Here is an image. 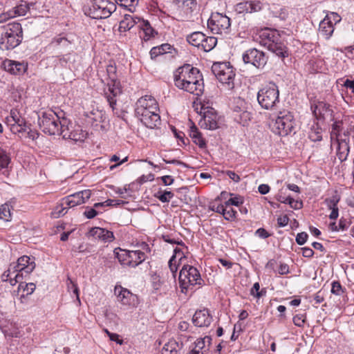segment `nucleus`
<instances>
[{
  "instance_id": "38",
  "label": "nucleus",
  "mask_w": 354,
  "mask_h": 354,
  "mask_svg": "<svg viewBox=\"0 0 354 354\" xmlns=\"http://www.w3.org/2000/svg\"><path fill=\"white\" fill-rule=\"evenodd\" d=\"M88 122L93 126H97L99 123L103 121L104 114L101 111L93 110L86 115Z\"/></svg>"
},
{
  "instance_id": "59",
  "label": "nucleus",
  "mask_w": 354,
  "mask_h": 354,
  "mask_svg": "<svg viewBox=\"0 0 354 354\" xmlns=\"http://www.w3.org/2000/svg\"><path fill=\"white\" fill-rule=\"evenodd\" d=\"M242 203H243L242 199L240 197H237V196L234 197V198H230V199H228L227 201L225 202V204L227 207H229L231 205L239 206Z\"/></svg>"
},
{
  "instance_id": "24",
  "label": "nucleus",
  "mask_w": 354,
  "mask_h": 354,
  "mask_svg": "<svg viewBox=\"0 0 354 354\" xmlns=\"http://www.w3.org/2000/svg\"><path fill=\"white\" fill-rule=\"evenodd\" d=\"M337 142V156L341 162L347 159L350 151V139L343 138L335 140Z\"/></svg>"
},
{
  "instance_id": "31",
  "label": "nucleus",
  "mask_w": 354,
  "mask_h": 354,
  "mask_svg": "<svg viewBox=\"0 0 354 354\" xmlns=\"http://www.w3.org/2000/svg\"><path fill=\"white\" fill-rule=\"evenodd\" d=\"M343 121H335L332 124L330 131V139L332 140H339L343 138V132L344 129Z\"/></svg>"
},
{
  "instance_id": "35",
  "label": "nucleus",
  "mask_w": 354,
  "mask_h": 354,
  "mask_svg": "<svg viewBox=\"0 0 354 354\" xmlns=\"http://www.w3.org/2000/svg\"><path fill=\"white\" fill-rule=\"evenodd\" d=\"M308 137L313 142L322 140V129L318 123L314 122L312 124L308 132Z\"/></svg>"
},
{
  "instance_id": "6",
  "label": "nucleus",
  "mask_w": 354,
  "mask_h": 354,
  "mask_svg": "<svg viewBox=\"0 0 354 354\" xmlns=\"http://www.w3.org/2000/svg\"><path fill=\"white\" fill-rule=\"evenodd\" d=\"M23 40V30L21 24L14 22L9 24L6 31L1 34L0 48L9 50L18 46Z\"/></svg>"
},
{
  "instance_id": "49",
  "label": "nucleus",
  "mask_w": 354,
  "mask_h": 354,
  "mask_svg": "<svg viewBox=\"0 0 354 354\" xmlns=\"http://www.w3.org/2000/svg\"><path fill=\"white\" fill-rule=\"evenodd\" d=\"M8 116L17 122V124H20V127H25V130L26 131L25 119L21 116L20 113L17 109H12Z\"/></svg>"
},
{
  "instance_id": "23",
  "label": "nucleus",
  "mask_w": 354,
  "mask_h": 354,
  "mask_svg": "<svg viewBox=\"0 0 354 354\" xmlns=\"http://www.w3.org/2000/svg\"><path fill=\"white\" fill-rule=\"evenodd\" d=\"M262 9V3L260 1H248L237 4V10L239 12H245L252 13L259 12Z\"/></svg>"
},
{
  "instance_id": "10",
  "label": "nucleus",
  "mask_w": 354,
  "mask_h": 354,
  "mask_svg": "<svg viewBox=\"0 0 354 354\" xmlns=\"http://www.w3.org/2000/svg\"><path fill=\"white\" fill-rule=\"evenodd\" d=\"M295 120L290 112H280L272 124V131L279 136H286L290 133L295 127Z\"/></svg>"
},
{
  "instance_id": "55",
  "label": "nucleus",
  "mask_w": 354,
  "mask_h": 354,
  "mask_svg": "<svg viewBox=\"0 0 354 354\" xmlns=\"http://www.w3.org/2000/svg\"><path fill=\"white\" fill-rule=\"evenodd\" d=\"M11 216L10 207L8 204H3L0 207V218L8 221Z\"/></svg>"
},
{
  "instance_id": "4",
  "label": "nucleus",
  "mask_w": 354,
  "mask_h": 354,
  "mask_svg": "<svg viewBox=\"0 0 354 354\" xmlns=\"http://www.w3.org/2000/svg\"><path fill=\"white\" fill-rule=\"evenodd\" d=\"M259 44L267 47L269 50L283 59L288 56V48L282 42L278 30L265 28L259 33Z\"/></svg>"
},
{
  "instance_id": "27",
  "label": "nucleus",
  "mask_w": 354,
  "mask_h": 354,
  "mask_svg": "<svg viewBox=\"0 0 354 354\" xmlns=\"http://www.w3.org/2000/svg\"><path fill=\"white\" fill-rule=\"evenodd\" d=\"M140 18L131 15H124V19L120 22L119 29L122 32H126L132 28L136 24H139Z\"/></svg>"
},
{
  "instance_id": "8",
  "label": "nucleus",
  "mask_w": 354,
  "mask_h": 354,
  "mask_svg": "<svg viewBox=\"0 0 354 354\" xmlns=\"http://www.w3.org/2000/svg\"><path fill=\"white\" fill-rule=\"evenodd\" d=\"M260 106L266 110H272L279 104V91L274 83H270L260 89L257 93Z\"/></svg>"
},
{
  "instance_id": "16",
  "label": "nucleus",
  "mask_w": 354,
  "mask_h": 354,
  "mask_svg": "<svg viewBox=\"0 0 354 354\" xmlns=\"http://www.w3.org/2000/svg\"><path fill=\"white\" fill-rule=\"evenodd\" d=\"M332 19L335 24L340 21L339 16L335 12L328 15L321 21L319 26V35L326 39H328L334 32V26Z\"/></svg>"
},
{
  "instance_id": "11",
  "label": "nucleus",
  "mask_w": 354,
  "mask_h": 354,
  "mask_svg": "<svg viewBox=\"0 0 354 354\" xmlns=\"http://www.w3.org/2000/svg\"><path fill=\"white\" fill-rule=\"evenodd\" d=\"M212 71L221 83L227 84L229 89L233 88L235 73L227 63H214L212 66Z\"/></svg>"
},
{
  "instance_id": "2",
  "label": "nucleus",
  "mask_w": 354,
  "mask_h": 354,
  "mask_svg": "<svg viewBox=\"0 0 354 354\" xmlns=\"http://www.w3.org/2000/svg\"><path fill=\"white\" fill-rule=\"evenodd\" d=\"M159 112L158 104L151 95H145L136 102L135 114L147 128L159 127L161 124Z\"/></svg>"
},
{
  "instance_id": "42",
  "label": "nucleus",
  "mask_w": 354,
  "mask_h": 354,
  "mask_svg": "<svg viewBox=\"0 0 354 354\" xmlns=\"http://www.w3.org/2000/svg\"><path fill=\"white\" fill-rule=\"evenodd\" d=\"M217 44V39L214 37H207L205 35V39H203L201 48L205 52H209L212 50Z\"/></svg>"
},
{
  "instance_id": "29",
  "label": "nucleus",
  "mask_w": 354,
  "mask_h": 354,
  "mask_svg": "<svg viewBox=\"0 0 354 354\" xmlns=\"http://www.w3.org/2000/svg\"><path fill=\"white\" fill-rule=\"evenodd\" d=\"M129 257L130 263H128V266L133 268L142 263L147 258L145 252H141L140 250H129Z\"/></svg>"
},
{
  "instance_id": "52",
  "label": "nucleus",
  "mask_w": 354,
  "mask_h": 354,
  "mask_svg": "<svg viewBox=\"0 0 354 354\" xmlns=\"http://www.w3.org/2000/svg\"><path fill=\"white\" fill-rule=\"evenodd\" d=\"M66 205L64 203V198L62 199V204L57 205L55 207L54 210L52 212L51 214L52 216L54 218H59L60 216H62L65 215L66 213V211L65 210L68 207L66 205V207H64V205Z\"/></svg>"
},
{
  "instance_id": "39",
  "label": "nucleus",
  "mask_w": 354,
  "mask_h": 354,
  "mask_svg": "<svg viewBox=\"0 0 354 354\" xmlns=\"http://www.w3.org/2000/svg\"><path fill=\"white\" fill-rule=\"evenodd\" d=\"M76 54L73 53H69L63 55H59L57 57L58 63L63 67H70L75 59Z\"/></svg>"
},
{
  "instance_id": "61",
  "label": "nucleus",
  "mask_w": 354,
  "mask_h": 354,
  "mask_svg": "<svg viewBox=\"0 0 354 354\" xmlns=\"http://www.w3.org/2000/svg\"><path fill=\"white\" fill-rule=\"evenodd\" d=\"M259 289H260L259 283L258 282L254 283L252 288H251L250 294L254 296L255 297L260 298L263 295H262L263 291L262 290L259 291Z\"/></svg>"
},
{
  "instance_id": "40",
  "label": "nucleus",
  "mask_w": 354,
  "mask_h": 354,
  "mask_svg": "<svg viewBox=\"0 0 354 354\" xmlns=\"http://www.w3.org/2000/svg\"><path fill=\"white\" fill-rule=\"evenodd\" d=\"M234 118L238 123L243 126H245L248 124V122L250 121L252 118V113L246 109L245 110H243V111L236 113V115H234Z\"/></svg>"
},
{
  "instance_id": "56",
  "label": "nucleus",
  "mask_w": 354,
  "mask_h": 354,
  "mask_svg": "<svg viewBox=\"0 0 354 354\" xmlns=\"http://www.w3.org/2000/svg\"><path fill=\"white\" fill-rule=\"evenodd\" d=\"M174 3L178 7L192 9V6L196 4V0H173Z\"/></svg>"
},
{
  "instance_id": "64",
  "label": "nucleus",
  "mask_w": 354,
  "mask_h": 354,
  "mask_svg": "<svg viewBox=\"0 0 354 354\" xmlns=\"http://www.w3.org/2000/svg\"><path fill=\"white\" fill-rule=\"evenodd\" d=\"M224 205H225V203L224 204H219V205L211 204L210 206H209V209L212 211H213V212H215L216 213H219V214L223 215V212L225 211Z\"/></svg>"
},
{
  "instance_id": "44",
  "label": "nucleus",
  "mask_w": 354,
  "mask_h": 354,
  "mask_svg": "<svg viewBox=\"0 0 354 354\" xmlns=\"http://www.w3.org/2000/svg\"><path fill=\"white\" fill-rule=\"evenodd\" d=\"M6 124L10 127V131L15 133H20L25 132V127H20V124H17V122L13 120L8 115L5 119Z\"/></svg>"
},
{
  "instance_id": "33",
  "label": "nucleus",
  "mask_w": 354,
  "mask_h": 354,
  "mask_svg": "<svg viewBox=\"0 0 354 354\" xmlns=\"http://www.w3.org/2000/svg\"><path fill=\"white\" fill-rule=\"evenodd\" d=\"M172 49L173 47L169 44L153 47L150 50L151 58L153 59L160 55L171 53Z\"/></svg>"
},
{
  "instance_id": "17",
  "label": "nucleus",
  "mask_w": 354,
  "mask_h": 354,
  "mask_svg": "<svg viewBox=\"0 0 354 354\" xmlns=\"http://www.w3.org/2000/svg\"><path fill=\"white\" fill-rule=\"evenodd\" d=\"M91 195V192L89 189L80 191L64 198V203L68 208L73 207L86 203L90 198Z\"/></svg>"
},
{
  "instance_id": "58",
  "label": "nucleus",
  "mask_w": 354,
  "mask_h": 354,
  "mask_svg": "<svg viewBox=\"0 0 354 354\" xmlns=\"http://www.w3.org/2000/svg\"><path fill=\"white\" fill-rule=\"evenodd\" d=\"M331 292L335 295H341L344 292L339 281H335L332 283Z\"/></svg>"
},
{
  "instance_id": "14",
  "label": "nucleus",
  "mask_w": 354,
  "mask_h": 354,
  "mask_svg": "<svg viewBox=\"0 0 354 354\" xmlns=\"http://www.w3.org/2000/svg\"><path fill=\"white\" fill-rule=\"evenodd\" d=\"M242 58L245 64H250L259 69H263L268 60V57L264 52L255 48L244 52Z\"/></svg>"
},
{
  "instance_id": "13",
  "label": "nucleus",
  "mask_w": 354,
  "mask_h": 354,
  "mask_svg": "<svg viewBox=\"0 0 354 354\" xmlns=\"http://www.w3.org/2000/svg\"><path fill=\"white\" fill-rule=\"evenodd\" d=\"M115 10L116 6L108 0H93L89 14L93 19H106Z\"/></svg>"
},
{
  "instance_id": "28",
  "label": "nucleus",
  "mask_w": 354,
  "mask_h": 354,
  "mask_svg": "<svg viewBox=\"0 0 354 354\" xmlns=\"http://www.w3.org/2000/svg\"><path fill=\"white\" fill-rule=\"evenodd\" d=\"M183 343L171 339L162 348L161 354H178L183 348Z\"/></svg>"
},
{
  "instance_id": "34",
  "label": "nucleus",
  "mask_w": 354,
  "mask_h": 354,
  "mask_svg": "<svg viewBox=\"0 0 354 354\" xmlns=\"http://www.w3.org/2000/svg\"><path fill=\"white\" fill-rule=\"evenodd\" d=\"M138 26L145 34L143 39L145 41L149 40L151 37H154V35L157 34L148 21L141 19Z\"/></svg>"
},
{
  "instance_id": "57",
  "label": "nucleus",
  "mask_w": 354,
  "mask_h": 354,
  "mask_svg": "<svg viewBox=\"0 0 354 354\" xmlns=\"http://www.w3.org/2000/svg\"><path fill=\"white\" fill-rule=\"evenodd\" d=\"M344 138L352 136L354 139V119L348 122L347 127L343 132Z\"/></svg>"
},
{
  "instance_id": "37",
  "label": "nucleus",
  "mask_w": 354,
  "mask_h": 354,
  "mask_svg": "<svg viewBox=\"0 0 354 354\" xmlns=\"http://www.w3.org/2000/svg\"><path fill=\"white\" fill-rule=\"evenodd\" d=\"M113 254L121 264L128 266V263H130L129 257V250H122L118 248L113 250Z\"/></svg>"
},
{
  "instance_id": "51",
  "label": "nucleus",
  "mask_w": 354,
  "mask_h": 354,
  "mask_svg": "<svg viewBox=\"0 0 354 354\" xmlns=\"http://www.w3.org/2000/svg\"><path fill=\"white\" fill-rule=\"evenodd\" d=\"M51 45L53 46H61L67 48L71 46V41L64 37L59 36L53 39Z\"/></svg>"
},
{
  "instance_id": "25",
  "label": "nucleus",
  "mask_w": 354,
  "mask_h": 354,
  "mask_svg": "<svg viewBox=\"0 0 354 354\" xmlns=\"http://www.w3.org/2000/svg\"><path fill=\"white\" fill-rule=\"evenodd\" d=\"M35 5V2H28L26 1L21 0L19 3L12 9H10L11 13H12L13 17L25 16L26 13L33 8Z\"/></svg>"
},
{
  "instance_id": "47",
  "label": "nucleus",
  "mask_w": 354,
  "mask_h": 354,
  "mask_svg": "<svg viewBox=\"0 0 354 354\" xmlns=\"http://www.w3.org/2000/svg\"><path fill=\"white\" fill-rule=\"evenodd\" d=\"M11 162V158L8 153L0 147V169H8Z\"/></svg>"
},
{
  "instance_id": "1",
  "label": "nucleus",
  "mask_w": 354,
  "mask_h": 354,
  "mask_svg": "<svg viewBox=\"0 0 354 354\" xmlns=\"http://www.w3.org/2000/svg\"><path fill=\"white\" fill-rule=\"evenodd\" d=\"M175 86L181 90L196 95H201L204 91V83L198 69L185 64L178 68L174 73Z\"/></svg>"
},
{
  "instance_id": "32",
  "label": "nucleus",
  "mask_w": 354,
  "mask_h": 354,
  "mask_svg": "<svg viewBox=\"0 0 354 354\" xmlns=\"http://www.w3.org/2000/svg\"><path fill=\"white\" fill-rule=\"evenodd\" d=\"M212 339L209 336H205V337L198 338L194 343L192 348L196 350L203 352V354L209 349V346L211 343Z\"/></svg>"
},
{
  "instance_id": "5",
  "label": "nucleus",
  "mask_w": 354,
  "mask_h": 354,
  "mask_svg": "<svg viewBox=\"0 0 354 354\" xmlns=\"http://www.w3.org/2000/svg\"><path fill=\"white\" fill-rule=\"evenodd\" d=\"M179 283L183 292H186L189 289L202 287L205 281L201 278L199 271L192 266L184 265L180 271Z\"/></svg>"
},
{
  "instance_id": "12",
  "label": "nucleus",
  "mask_w": 354,
  "mask_h": 354,
  "mask_svg": "<svg viewBox=\"0 0 354 354\" xmlns=\"http://www.w3.org/2000/svg\"><path fill=\"white\" fill-rule=\"evenodd\" d=\"M230 26V19L219 12L212 13L207 21L208 28L214 34H227Z\"/></svg>"
},
{
  "instance_id": "43",
  "label": "nucleus",
  "mask_w": 354,
  "mask_h": 354,
  "mask_svg": "<svg viewBox=\"0 0 354 354\" xmlns=\"http://www.w3.org/2000/svg\"><path fill=\"white\" fill-rule=\"evenodd\" d=\"M174 194L171 191L159 189L154 194V197L158 198L162 203H168L174 197Z\"/></svg>"
},
{
  "instance_id": "63",
  "label": "nucleus",
  "mask_w": 354,
  "mask_h": 354,
  "mask_svg": "<svg viewBox=\"0 0 354 354\" xmlns=\"http://www.w3.org/2000/svg\"><path fill=\"white\" fill-rule=\"evenodd\" d=\"M14 18L12 16V13H11L10 10H8L6 12H3L0 14V24H3L6 22L8 20Z\"/></svg>"
},
{
  "instance_id": "41",
  "label": "nucleus",
  "mask_w": 354,
  "mask_h": 354,
  "mask_svg": "<svg viewBox=\"0 0 354 354\" xmlns=\"http://www.w3.org/2000/svg\"><path fill=\"white\" fill-rule=\"evenodd\" d=\"M19 283L18 291H22L21 297L32 294L35 290L36 286L33 283H24L21 280Z\"/></svg>"
},
{
  "instance_id": "20",
  "label": "nucleus",
  "mask_w": 354,
  "mask_h": 354,
  "mask_svg": "<svg viewBox=\"0 0 354 354\" xmlns=\"http://www.w3.org/2000/svg\"><path fill=\"white\" fill-rule=\"evenodd\" d=\"M3 66L5 71L15 75L24 74L28 68L27 64L24 62H19L10 59H6L3 62Z\"/></svg>"
},
{
  "instance_id": "26",
  "label": "nucleus",
  "mask_w": 354,
  "mask_h": 354,
  "mask_svg": "<svg viewBox=\"0 0 354 354\" xmlns=\"http://www.w3.org/2000/svg\"><path fill=\"white\" fill-rule=\"evenodd\" d=\"M67 131L68 129H66V132L64 133V139H71L75 142H82L86 138L87 133L84 131L79 125L75 126V128L73 129V132H68Z\"/></svg>"
},
{
  "instance_id": "18",
  "label": "nucleus",
  "mask_w": 354,
  "mask_h": 354,
  "mask_svg": "<svg viewBox=\"0 0 354 354\" xmlns=\"http://www.w3.org/2000/svg\"><path fill=\"white\" fill-rule=\"evenodd\" d=\"M202 128L214 130L218 127V115L213 109H207L203 112V115L199 121Z\"/></svg>"
},
{
  "instance_id": "22",
  "label": "nucleus",
  "mask_w": 354,
  "mask_h": 354,
  "mask_svg": "<svg viewBox=\"0 0 354 354\" xmlns=\"http://www.w3.org/2000/svg\"><path fill=\"white\" fill-rule=\"evenodd\" d=\"M88 234V236L97 239L104 243H110L115 239L113 232L99 227L91 228Z\"/></svg>"
},
{
  "instance_id": "21",
  "label": "nucleus",
  "mask_w": 354,
  "mask_h": 354,
  "mask_svg": "<svg viewBox=\"0 0 354 354\" xmlns=\"http://www.w3.org/2000/svg\"><path fill=\"white\" fill-rule=\"evenodd\" d=\"M192 322L196 326L207 327L212 322V316L206 308L196 310L193 316Z\"/></svg>"
},
{
  "instance_id": "36",
  "label": "nucleus",
  "mask_w": 354,
  "mask_h": 354,
  "mask_svg": "<svg viewBox=\"0 0 354 354\" xmlns=\"http://www.w3.org/2000/svg\"><path fill=\"white\" fill-rule=\"evenodd\" d=\"M205 39V34L201 32H194L187 37V41L192 46L201 48L202 42Z\"/></svg>"
},
{
  "instance_id": "19",
  "label": "nucleus",
  "mask_w": 354,
  "mask_h": 354,
  "mask_svg": "<svg viewBox=\"0 0 354 354\" xmlns=\"http://www.w3.org/2000/svg\"><path fill=\"white\" fill-rule=\"evenodd\" d=\"M310 109L315 118L318 120H324L326 116L330 115L332 113L330 105L323 101L311 103Z\"/></svg>"
},
{
  "instance_id": "7",
  "label": "nucleus",
  "mask_w": 354,
  "mask_h": 354,
  "mask_svg": "<svg viewBox=\"0 0 354 354\" xmlns=\"http://www.w3.org/2000/svg\"><path fill=\"white\" fill-rule=\"evenodd\" d=\"M109 81L104 88V95L113 110L117 102V97L122 93V87L120 81L117 79L116 68L113 65H109L106 68Z\"/></svg>"
},
{
  "instance_id": "45",
  "label": "nucleus",
  "mask_w": 354,
  "mask_h": 354,
  "mask_svg": "<svg viewBox=\"0 0 354 354\" xmlns=\"http://www.w3.org/2000/svg\"><path fill=\"white\" fill-rule=\"evenodd\" d=\"M326 201L328 203V207L331 209L329 218L333 220L336 219L339 215V209L337 207V203L339 200L333 198L329 200L326 199Z\"/></svg>"
},
{
  "instance_id": "54",
  "label": "nucleus",
  "mask_w": 354,
  "mask_h": 354,
  "mask_svg": "<svg viewBox=\"0 0 354 354\" xmlns=\"http://www.w3.org/2000/svg\"><path fill=\"white\" fill-rule=\"evenodd\" d=\"M67 286L68 290L69 291H72L75 295L77 301H78L79 304H80V299L79 297V288L77 287V285L74 281H73L72 279H70L69 277H68L67 279Z\"/></svg>"
},
{
  "instance_id": "53",
  "label": "nucleus",
  "mask_w": 354,
  "mask_h": 354,
  "mask_svg": "<svg viewBox=\"0 0 354 354\" xmlns=\"http://www.w3.org/2000/svg\"><path fill=\"white\" fill-rule=\"evenodd\" d=\"M224 209L223 212V217L227 221H232L234 220L236 216V211L234 209L230 206L229 207H227L226 205H224Z\"/></svg>"
},
{
  "instance_id": "30",
  "label": "nucleus",
  "mask_w": 354,
  "mask_h": 354,
  "mask_svg": "<svg viewBox=\"0 0 354 354\" xmlns=\"http://www.w3.org/2000/svg\"><path fill=\"white\" fill-rule=\"evenodd\" d=\"M189 136L192 141L201 149H205L206 147V142L203 138L201 133L198 131V128L195 125H193L190 127Z\"/></svg>"
},
{
  "instance_id": "50",
  "label": "nucleus",
  "mask_w": 354,
  "mask_h": 354,
  "mask_svg": "<svg viewBox=\"0 0 354 354\" xmlns=\"http://www.w3.org/2000/svg\"><path fill=\"white\" fill-rule=\"evenodd\" d=\"M75 128V126L73 125L72 123L69 122L66 119L63 118L61 120V124L59 131L58 135L62 136L64 138V133L66 132V130L68 129L67 131L73 132V129Z\"/></svg>"
},
{
  "instance_id": "46",
  "label": "nucleus",
  "mask_w": 354,
  "mask_h": 354,
  "mask_svg": "<svg viewBox=\"0 0 354 354\" xmlns=\"http://www.w3.org/2000/svg\"><path fill=\"white\" fill-rule=\"evenodd\" d=\"M246 105L247 104L243 99L241 97L235 99L234 102V105L232 107L234 116L236 115V113H239L243 111V110H245L247 109Z\"/></svg>"
},
{
  "instance_id": "62",
  "label": "nucleus",
  "mask_w": 354,
  "mask_h": 354,
  "mask_svg": "<svg viewBox=\"0 0 354 354\" xmlns=\"http://www.w3.org/2000/svg\"><path fill=\"white\" fill-rule=\"evenodd\" d=\"M98 214L97 211L93 208L87 207L86 208L85 212H84V215L88 219L93 218Z\"/></svg>"
},
{
  "instance_id": "9",
  "label": "nucleus",
  "mask_w": 354,
  "mask_h": 354,
  "mask_svg": "<svg viewBox=\"0 0 354 354\" xmlns=\"http://www.w3.org/2000/svg\"><path fill=\"white\" fill-rule=\"evenodd\" d=\"M38 124L40 129L46 134L58 135L61 120L53 111H44L39 116Z\"/></svg>"
},
{
  "instance_id": "48",
  "label": "nucleus",
  "mask_w": 354,
  "mask_h": 354,
  "mask_svg": "<svg viewBox=\"0 0 354 354\" xmlns=\"http://www.w3.org/2000/svg\"><path fill=\"white\" fill-rule=\"evenodd\" d=\"M183 249L185 250L183 247H176L174 250V254L171 257V263L174 261H175V263H176L177 261L180 263L183 259L186 258Z\"/></svg>"
},
{
  "instance_id": "3",
  "label": "nucleus",
  "mask_w": 354,
  "mask_h": 354,
  "mask_svg": "<svg viewBox=\"0 0 354 354\" xmlns=\"http://www.w3.org/2000/svg\"><path fill=\"white\" fill-rule=\"evenodd\" d=\"M34 258L22 256L17 259L16 263L10 265L7 271L3 275V281H9L11 286H15L20 280L29 275L35 268Z\"/></svg>"
},
{
  "instance_id": "15",
  "label": "nucleus",
  "mask_w": 354,
  "mask_h": 354,
  "mask_svg": "<svg viewBox=\"0 0 354 354\" xmlns=\"http://www.w3.org/2000/svg\"><path fill=\"white\" fill-rule=\"evenodd\" d=\"M114 294L117 301L123 306L136 307L139 304L138 296L120 285L115 286Z\"/></svg>"
},
{
  "instance_id": "60",
  "label": "nucleus",
  "mask_w": 354,
  "mask_h": 354,
  "mask_svg": "<svg viewBox=\"0 0 354 354\" xmlns=\"http://www.w3.org/2000/svg\"><path fill=\"white\" fill-rule=\"evenodd\" d=\"M308 237V234L304 232L298 233L296 236V242L298 245H302L306 242Z\"/></svg>"
}]
</instances>
